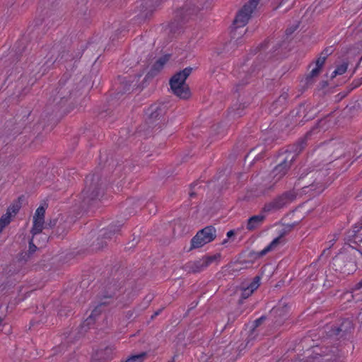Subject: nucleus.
<instances>
[{
    "instance_id": "62",
    "label": "nucleus",
    "mask_w": 362,
    "mask_h": 362,
    "mask_svg": "<svg viewBox=\"0 0 362 362\" xmlns=\"http://www.w3.org/2000/svg\"><path fill=\"white\" fill-rule=\"evenodd\" d=\"M162 309H160L154 313V314L151 316V319H153L156 316L158 315L161 312Z\"/></svg>"
},
{
    "instance_id": "25",
    "label": "nucleus",
    "mask_w": 362,
    "mask_h": 362,
    "mask_svg": "<svg viewBox=\"0 0 362 362\" xmlns=\"http://www.w3.org/2000/svg\"><path fill=\"white\" fill-rule=\"evenodd\" d=\"M249 102H243L234 104L229 108L228 116L233 119L239 118L243 116L244 110L249 105Z\"/></svg>"
},
{
    "instance_id": "42",
    "label": "nucleus",
    "mask_w": 362,
    "mask_h": 362,
    "mask_svg": "<svg viewBox=\"0 0 362 362\" xmlns=\"http://www.w3.org/2000/svg\"><path fill=\"white\" fill-rule=\"evenodd\" d=\"M132 168L131 163L129 162H126V163L122 166L121 165H119L116 167L115 171L116 172H120V171H124V175H126L127 173L130 171Z\"/></svg>"
},
{
    "instance_id": "10",
    "label": "nucleus",
    "mask_w": 362,
    "mask_h": 362,
    "mask_svg": "<svg viewBox=\"0 0 362 362\" xmlns=\"http://www.w3.org/2000/svg\"><path fill=\"white\" fill-rule=\"evenodd\" d=\"M216 238V230L213 226H208L199 230L191 240L189 251L200 248L212 242Z\"/></svg>"
},
{
    "instance_id": "56",
    "label": "nucleus",
    "mask_w": 362,
    "mask_h": 362,
    "mask_svg": "<svg viewBox=\"0 0 362 362\" xmlns=\"http://www.w3.org/2000/svg\"><path fill=\"white\" fill-rule=\"evenodd\" d=\"M333 0H320L319 5L322 7H327Z\"/></svg>"
},
{
    "instance_id": "28",
    "label": "nucleus",
    "mask_w": 362,
    "mask_h": 362,
    "mask_svg": "<svg viewBox=\"0 0 362 362\" xmlns=\"http://www.w3.org/2000/svg\"><path fill=\"white\" fill-rule=\"evenodd\" d=\"M344 8L349 13H356L362 8V0H345Z\"/></svg>"
},
{
    "instance_id": "63",
    "label": "nucleus",
    "mask_w": 362,
    "mask_h": 362,
    "mask_svg": "<svg viewBox=\"0 0 362 362\" xmlns=\"http://www.w3.org/2000/svg\"><path fill=\"white\" fill-rule=\"evenodd\" d=\"M357 288H360L362 287V279L356 285Z\"/></svg>"
},
{
    "instance_id": "58",
    "label": "nucleus",
    "mask_w": 362,
    "mask_h": 362,
    "mask_svg": "<svg viewBox=\"0 0 362 362\" xmlns=\"http://www.w3.org/2000/svg\"><path fill=\"white\" fill-rule=\"evenodd\" d=\"M328 86V83L327 81H322L320 83H319V90H321V89H324L327 86Z\"/></svg>"
},
{
    "instance_id": "47",
    "label": "nucleus",
    "mask_w": 362,
    "mask_h": 362,
    "mask_svg": "<svg viewBox=\"0 0 362 362\" xmlns=\"http://www.w3.org/2000/svg\"><path fill=\"white\" fill-rule=\"evenodd\" d=\"M38 235H36L35 238H33V235L32 236V238L29 240V249L28 252L29 254L33 255L36 250H37V246L33 243V241L35 239L37 238Z\"/></svg>"
},
{
    "instance_id": "19",
    "label": "nucleus",
    "mask_w": 362,
    "mask_h": 362,
    "mask_svg": "<svg viewBox=\"0 0 362 362\" xmlns=\"http://www.w3.org/2000/svg\"><path fill=\"white\" fill-rule=\"evenodd\" d=\"M170 58V54H165L164 56L160 57L156 62L153 64L149 71L146 74L145 76V80L152 79L156 76H157L160 71L163 69L164 65L169 61Z\"/></svg>"
},
{
    "instance_id": "53",
    "label": "nucleus",
    "mask_w": 362,
    "mask_h": 362,
    "mask_svg": "<svg viewBox=\"0 0 362 362\" xmlns=\"http://www.w3.org/2000/svg\"><path fill=\"white\" fill-rule=\"evenodd\" d=\"M268 43H269V42H265L264 43L261 44L259 47L256 48V49H258L260 51V53L257 57L258 58H260L261 59H264V57L262 56L263 53L262 52V51L264 50L267 47Z\"/></svg>"
},
{
    "instance_id": "57",
    "label": "nucleus",
    "mask_w": 362,
    "mask_h": 362,
    "mask_svg": "<svg viewBox=\"0 0 362 362\" xmlns=\"http://www.w3.org/2000/svg\"><path fill=\"white\" fill-rule=\"evenodd\" d=\"M361 84H362V77L356 81H353L351 85L353 86L352 88H356L358 87Z\"/></svg>"
},
{
    "instance_id": "4",
    "label": "nucleus",
    "mask_w": 362,
    "mask_h": 362,
    "mask_svg": "<svg viewBox=\"0 0 362 362\" xmlns=\"http://www.w3.org/2000/svg\"><path fill=\"white\" fill-rule=\"evenodd\" d=\"M74 71H67L59 80L58 86L53 91L49 100L56 105L65 104L72 95L76 94L77 87H76V78H72L71 73Z\"/></svg>"
},
{
    "instance_id": "35",
    "label": "nucleus",
    "mask_w": 362,
    "mask_h": 362,
    "mask_svg": "<svg viewBox=\"0 0 362 362\" xmlns=\"http://www.w3.org/2000/svg\"><path fill=\"white\" fill-rule=\"evenodd\" d=\"M283 237H280V234L279 236L276 238H274L269 245H267L264 250H263V254H267V252H270L273 249H274L279 243L280 240Z\"/></svg>"
},
{
    "instance_id": "54",
    "label": "nucleus",
    "mask_w": 362,
    "mask_h": 362,
    "mask_svg": "<svg viewBox=\"0 0 362 362\" xmlns=\"http://www.w3.org/2000/svg\"><path fill=\"white\" fill-rule=\"evenodd\" d=\"M30 254L28 252H23L19 255V259L27 261L30 257Z\"/></svg>"
},
{
    "instance_id": "20",
    "label": "nucleus",
    "mask_w": 362,
    "mask_h": 362,
    "mask_svg": "<svg viewBox=\"0 0 362 362\" xmlns=\"http://www.w3.org/2000/svg\"><path fill=\"white\" fill-rule=\"evenodd\" d=\"M56 228L52 230L49 238L53 236L57 237L59 239H63L70 228L69 222L62 215H59V219Z\"/></svg>"
},
{
    "instance_id": "46",
    "label": "nucleus",
    "mask_w": 362,
    "mask_h": 362,
    "mask_svg": "<svg viewBox=\"0 0 362 362\" xmlns=\"http://www.w3.org/2000/svg\"><path fill=\"white\" fill-rule=\"evenodd\" d=\"M112 115H113V110L110 108L103 110L99 112V117L101 119H105L107 117H110Z\"/></svg>"
},
{
    "instance_id": "49",
    "label": "nucleus",
    "mask_w": 362,
    "mask_h": 362,
    "mask_svg": "<svg viewBox=\"0 0 362 362\" xmlns=\"http://www.w3.org/2000/svg\"><path fill=\"white\" fill-rule=\"evenodd\" d=\"M299 23L300 22L298 21L296 24L288 27L286 31H285V34L287 36H289L291 35L292 33H293L296 30L297 28L299 27Z\"/></svg>"
},
{
    "instance_id": "7",
    "label": "nucleus",
    "mask_w": 362,
    "mask_h": 362,
    "mask_svg": "<svg viewBox=\"0 0 362 362\" xmlns=\"http://www.w3.org/2000/svg\"><path fill=\"white\" fill-rule=\"evenodd\" d=\"M259 2V0H250L239 10L233 20L234 30L232 32L233 38H235L236 40H239L238 35L241 34V32H238V29L243 28L247 23Z\"/></svg>"
},
{
    "instance_id": "11",
    "label": "nucleus",
    "mask_w": 362,
    "mask_h": 362,
    "mask_svg": "<svg viewBox=\"0 0 362 362\" xmlns=\"http://www.w3.org/2000/svg\"><path fill=\"white\" fill-rule=\"evenodd\" d=\"M122 224L111 225L107 228L100 230L96 239L90 245L93 250L98 251L102 250L107 245V240L112 238V235L119 231Z\"/></svg>"
},
{
    "instance_id": "18",
    "label": "nucleus",
    "mask_w": 362,
    "mask_h": 362,
    "mask_svg": "<svg viewBox=\"0 0 362 362\" xmlns=\"http://www.w3.org/2000/svg\"><path fill=\"white\" fill-rule=\"evenodd\" d=\"M288 98V89L283 90L281 94L275 100L270 106V112L274 115H279L286 107Z\"/></svg>"
},
{
    "instance_id": "34",
    "label": "nucleus",
    "mask_w": 362,
    "mask_h": 362,
    "mask_svg": "<svg viewBox=\"0 0 362 362\" xmlns=\"http://www.w3.org/2000/svg\"><path fill=\"white\" fill-rule=\"evenodd\" d=\"M361 108V103L358 101H354L350 103L349 105L346 106L344 110V112L346 114H352L355 111H358Z\"/></svg>"
},
{
    "instance_id": "59",
    "label": "nucleus",
    "mask_w": 362,
    "mask_h": 362,
    "mask_svg": "<svg viewBox=\"0 0 362 362\" xmlns=\"http://www.w3.org/2000/svg\"><path fill=\"white\" fill-rule=\"evenodd\" d=\"M235 230H229V231L227 233V237H228V238H231V237L234 236V235H235Z\"/></svg>"
},
{
    "instance_id": "21",
    "label": "nucleus",
    "mask_w": 362,
    "mask_h": 362,
    "mask_svg": "<svg viewBox=\"0 0 362 362\" xmlns=\"http://www.w3.org/2000/svg\"><path fill=\"white\" fill-rule=\"evenodd\" d=\"M154 2H156V1L146 0L141 3L139 6V12L135 16V17L137 18L138 20L141 21L146 20L149 18L155 10L153 6Z\"/></svg>"
},
{
    "instance_id": "1",
    "label": "nucleus",
    "mask_w": 362,
    "mask_h": 362,
    "mask_svg": "<svg viewBox=\"0 0 362 362\" xmlns=\"http://www.w3.org/2000/svg\"><path fill=\"white\" fill-rule=\"evenodd\" d=\"M103 49L104 44L100 39L88 42L85 49L83 45L75 49L67 48L61 43H55L44 57V62L37 63L38 65L42 64L41 69H43V71L40 76L44 75L55 62L64 65L67 71H75L80 65L83 53L86 59L89 61L93 60L95 63Z\"/></svg>"
},
{
    "instance_id": "13",
    "label": "nucleus",
    "mask_w": 362,
    "mask_h": 362,
    "mask_svg": "<svg viewBox=\"0 0 362 362\" xmlns=\"http://www.w3.org/2000/svg\"><path fill=\"white\" fill-rule=\"evenodd\" d=\"M220 254H216L211 256H204L199 260L187 262L182 267V269L189 274L199 273L202 272L214 261L220 258Z\"/></svg>"
},
{
    "instance_id": "12",
    "label": "nucleus",
    "mask_w": 362,
    "mask_h": 362,
    "mask_svg": "<svg viewBox=\"0 0 362 362\" xmlns=\"http://www.w3.org/2000/svg\"><path fill=\"white\" fill-rule=\"evenodd\" d=\"M362 259V252L361 250L356 249L354 247H349V249H346L344 252H340L333 259V264L338 267L341 265L351 263H356Z\"/></svg>"
},
{
    "instance_id": "30",
    "label": "nucleus",
    "mask_w": 362,
    "mask_h": 362,
    "mask_svg": "<svg viewBox=\"0 0 362 362\" xmlns=\"http://www.w3.org/2000/svg\"><path fill=\"white\" fill-rule=\"evenodd\" d=\"M333 51L334 49L332 46L325 48L315 61L316 66L322 67L327 57L332 54Z\"/></svg>"
},
{
    "instance_id": "8",
    "label": "nucleus",
    "mask_w": 362,
    "mask_h": 362,
    "mask_svg": "<svg viewBox=\"0 0 362 362\" xmlns=\"http://www.w3.org/2000/svg\"><path fill=\"white\" fill-rule=\"evenodd\" d=\"M195 6L192 1L187 5H184L181 8L178 9L175 12L174 20L169 24L168 29L169 33L176 35L180 34L183 28V25L195 14L190 13L191 7L190 6Z\"/></svg>"
},
{
    "instance_id": "32",
    "label": "nucleus",
    "mask_w": 362,
    "mask_h": 362,
    "mask_svg": "<svg viewBox=\"0 0 362 362\" xmlns=\"http://www.w3.org/2000/svg\"><path fill=\"white\" fill-rule=\"evenodd\" d=\"M24 200V196L22 195L18 198V200L13 203L11 206L7 209L6 212L10 213L11 215L13 214L15 216L21 208L22 204L21 202Z\"/></svg>"
},
{
    "instance_id": "43",
    "label": "nucleus",
    "mask_w": 362,
    "mask_h": 362,
    "mask_svg": "<svg viewBox=\"0 0 362 362\" xmlns=\"http://www.w3.org/2000/svg\"><path fill=\"white\" fill-rule=\"evenodd\" d=\"M348 64L347 63H342L340 65L337 66V67L335 69V74H339L341 75L344 74L347 70Z\"/></svg>"
},
{
    "instance_id": "55",
    "label": "nucleus",
    "mask_w": 362,
    "mask_h": 362,
    "mask_svg": "<svg viewBox=\"0 0 362 362\" xmlns=\"http://www.w3.org/2000/svg\"><path fill=\"white\" fill-rule=\"evenodd\" d=\"M27 82V78L25 76H21L16 82L18 86L22 88L23 85Z\"/></svg>"
},
{
    "instance_id": "9",
    "label": "nucleus",
    "mask_w": 362,
    "mask_h": 362,
    "mask_svg": "<svg viewBox=\"0 0 362 362\" xmlns=\"http://www.w3.org/2000/svg\"><path fill=\"white\" fill-rule=\"evenodd\" d=\"M297 197L295 189L286 191L275 197L272 201L264 204L262 211L264 212L276 211L292 203Z\"/></svg>"
},
{
    "instance_id": "14",
    "label": "nucleus",
    "mask_w": 362,
    "mask_h": 362,
    "mask_svg": "<svg viewBox=\"0 0 362 362\" xmlns=\"http://www.w3.org/2000/svg\"><path fill=\"white\" fill-rule=\"evenodd\" d=\"M289 169L290 168L288 166H286L284 164L279 163L274 168L269 174V182L268 183L264 184L263 187L269 190L272 189L274 185L287 174Z\"/></svg>"
},
{
    "instance_id": "23",
    "label": "nucleus",
    "mask_w": 362,
    "mask_h": 362,
    "mask_svg": "<svg viewBox=\"0 0 362 362\" xmlns=\"http://www.w3.org/2000/svg\"><path fill=\"white\" fill-rule=\"evenodd\" d=\"M260 276H256L252 281L247 286L241 288V298L239 303L242 304L243 300L250 296L259 286Z\"/></svg>"
},
{
    "instance_id": "44",
    "label": "nucleus",
    "mask_w": 362,
    "mask_h": 362,
    "mask_svg": "<svg viewBox=\"0 0 362 362\" xmlns=\"http://www.w3.org/2000/svg\"><path fill=\"white\" fill-rule=\"evenodd\" d=\"M262 252H263V250L260 252L250 251L248 253L247 257H248V258H250L251 259H257L260 258L266 255V254H263Z\"/></svg>"
},
{
    "instance_id": "16",
    "label": "nucleus",
    "mask_w": 362,
    "mask_h": 362,
    "mask_svg": "<svg viewBox=\"0 0 362 362\" xmlns=\"http://www.w3.org/2000/svg\"><path fill=\"white\" fill-rule=\"evenodd\" d=\"M29 45V37L23 35L13 45L11 52H10L11 57H14L13 61L18 62L24 53L28 51Z\"/></svg>"
},
{
    "instance_id": "15",
    "label": "nucleus",
    "mask_w": 362,
    "mask_h": 362,
    "mask_svg": "<svg viewBox=\"0 0 362 362\" xmlns=\"http://www.w3.org/2000/svg\"><path fill=\"white\" fill-rule=\"evenodd\" d=\"M45 207L40 206L35 211L33 216V226L30 230L33 238L36 235H42V231L45 225Z\"/></svg>"
},
{
    "instance_id": "48",
    "label": "nucleus",
    "mask_w": 362,
    "mask_h": 362,
    "mask_svg": "<svg viewBox=\"0 0 362 362\" xmlns=\"http://www.w3.org/2000/svg\"><path fill=\"white\" fill-rule=\"evenodd\" d=\"M309 182H305L303 180V178H300L298 180V181L295 184V187H301L302 189H304L305 187H308L309 186H314V183L315 182H312L311 184H309V185H307V184H308Z\"/></svg>"
},
{
    "instance_id": "5",
    "label": "nucleus",
    "mask_w": 362,
    "mask_h": 362,
    "mask_svg": "<svg viewBox=\"0 0 362 362\" xmlns=\"http://www.w3.org/2000/svg\"><path fill=\"white\" fill-rule=\"evenodd\" d=\"M322 122V120H320L315 126L306 133L303 138L299 139L296 144L289 145L286 149L281 151L278 156L279 163L291 168L296 158L305 147L307 139L320 127V124Z\"/></svg>"
},
{
    "instance_id": "40",
    "label": "nucleus",
    "mask_w": 362,
    "mask_h": 362,
    "mask_svg": "<svg viewBox=\"0 0 362 362\" xmlns=\"http://www.w3.org/2000/svg\"><path fill=\"white\" fill-rule=\"evenodd\" d=\"M293 0H281L279 7L283 8L284 11L290 9L293 6Z\"/></svg>"
},
{
    "instance_id": "61",
    "label": "nucleus",
    "mask_w": 362,
    "mask_h": 362,
    "mask_svg": "<svg viewBox=\"0 0 362 362\" xmlns=\"http://www.w3.org/2000/svg\"><path fill=\"white\" fill-rule=\"evenodd\" d=\"M282 45L281 42H278L275 46H274V52L276 51L279 48H280Z\"/></svg>"
},
{
    "instance_id": "41",
    "label": "nucleus",
    "mask_w": 362,
    "mask_h": 362,
    "mask_svg": "<svg viewBox=\"0 0 362 362\" xmlns=\"http://www.w3.org/2000/svg\"><path fill=\"white\" fill-rule=\"evenodd\" d=\"M139 315V311L137 309L134 308L127 312L125 317L129 320H134Z\"/></svg>"
},
{
    "instance_id": "45",
    "label": "nucleus",
    "mask_w": 362,
    "mask_h": 362,
    "mask_svg": "<svg viewBox=\"0 0 362 362\" xmlns=\"http://www.w3.org/2000/svg\"><path fill=\"white\" fill-rule=\"evenodd\" d=\"M71 315V310L69 309V308H66V307H64L62 308H61L59 312H58V315L60 317H69Z\"/></svg>"
},
{
    "instance_id": "64",
    "label": "nucleus",
    "mask_w": 362,
    "mask_h": 362,
    "mask_svg": "<svg viewBox=\"0 0 362 362\" xmlns=\"http://www.w3.org/2000/svg\"><path fill=\"white\" fill-rule=\"evenodd\" d=\"M202 360L203 361L206 362V361H207L208 358L206 357V355H204V354H202Z\"/></svg>"
},
{
    "instance_id": "6",
    "label": "nucleus",
    "mask_w": 362,
    "mask_h": 362,
    "mask_svg": "<svg viewBox=\"0 0 362 362\" xmlns=\"http://www.w3.org/2000/svg\"><path fill=\"white\" fill-rule=\"evenodd\" d=\"M192 67H186L175 73L169 81L173 93L181 99H188L191 96L189 87L186 83V80L192 74Z\"/></svg>"
},
{
    "instance_id": "36",
    "label": "nucleus",
    "mask_w": 362,
    "mask_h": 362,
    "mask_svg": "<svg viewBox=\"0 0 362 362\" xmlns=\"http://www.w3.org/2000/svg\"><path fill=\"white\" fill-rule=\"evenodd\" d=\"M11 221V215L9 212H6L0 218V228L3 230L7 225L10 223Z\"/></svg>"
},
{
    "instance_id": "17",
    "label": "nucleus",
    "mask_w": 362,
    "mask_h": 362,
    "mask_svg": "<svg viewBox=\"0 0 362 362\" xmlns=\"http://www.w3.org/2000/svg\"><path fill=\"white\" fill-rule=\"evenodd\" d=\"M167 111V106L165 104H153L149 107L147 113L148 115L147 122L153 125L159 120Z\"/></svg>"
},
{
    "instance_id": "50",
    "label": "nucleus",
    "mask_w": 362,
    "mask_h": 362,
    "mask_svg": "<svg viewBox=\"0 0 362 362\" xmlns=\"http://www.w3.org/2000/svg\"><path fill=\"white\" fill-rule=\"evenodd\" d=\"M139 241V237H134V238L127 244L125 249L131 250V249L134 248L137 245Z\"/></svg>"
},
{
    "instance_id": "33",
    "label": "nucleus",
    "mask_w": 362,
    "mask_h": 362,
    "mask_svg": "<svg viewBox=\"0 0 362 362\" xmlns=\"http://www.w3.org/2000/svg\"><path fill=\"white\" fill-rule=\"evenodd\" d=\"M322 67L317 66L313 69L306 76H305V84L307 86L311 85L313 82V78L316 77L320 73Z\"/></svg>"
},
{
    "instance_id": "22",
    "label": "nucleus",
    "mask_w": 362,
    "mask_h": 362,
    "mask_svg": "<svg viewBox=\"0 0 362 362\" xmlns=\"http://www.w3.org/2000/svg\"><path fill=\"white\" fill-rule=\"evenodd\" d=\"M113 349L111 346H106L104 349H98L93 355L92 358L95 362H106L112 358Z\"/></svg>"
},
{
    "instance_id": "2",
    "label": "nucleus",
    "mask_w": 362,
    "mask_h": 362,
    "mask_svg": "<svg viewBox=\"0 0 362 362\" xmlns=\"http://www.w3.org/2000/svg\"><path fill=\"white\" fill-rule=\"evenodd\" d=\"M129 274L126 269H117L112 272L104 286L103 298H113L117 291L124 288L126 291L132 288L134 280L129 278Z\"/></svg>"
},
{
    "instance_id": "39",
    "label": "nucleus",
    "mask_w": 362,
    "mask_h": 362,
    "mask_svg": "<svg viewBox=\"0 0 362 362\" xmlns=\"http://www.w3.org/2000/svg\"><path fill=\"white\" fill-rule=\"evenodd\" d=\"M59 219V215L57 218L50 219L49 221L47 223L45 222L43 229L53 228L54 230L56 228V226L59 223H58Z\"/></svg>"
},
{
    "instance_id": "52",
    "label": "nucleus",
    "mask_w": 362,
    "mask_h": 362,
    "mask_svg": "<svg viewBox=\"0 0 362 362\" xmlns=\"http://www.w3.org/2000/svg\"><path fill=\"white\" fill-rule=\"evenodd\" d=\"M266 320L265 316H262L259 318L255 320L253 322L254 327L252 328V331L255 330V329L257 327H259L263 322Z\"/></svg>"
},
{
    "instance_id": "3",
    "label": "nucleus",
    "mask_w": 362,
    "mask_h": 362,
    "mask_svg": "<svg viewBox=\"0 0 362 362\" xmlns=\"http://www.w3.org/2000/svg\"><path fill=\"white\" fill-rule=\"evenodd\" d=\"M105 183L99 173L88 175L82 191V208L88 207L92 201L99 199L104 194Z\"/></svg>"
},
{
    "instance_id": "38",
    "label": "nucleus",
    "mask_w": 362,
    "mask_h": 362,
    "mask_svg": "<svg viewBox=\"0 0 362 362\" xmlns=\"http://www.w3.org/2000/svg\"><path fill=\"white\" fill-rule=\"evenodd\" d=\"M297 223L284 224V228L280 231V237L287 235L296 226Z\"/></svg>"
},
{
    "instance_id": "51",
    "label": "nucleus",
    "mask_w": 362,
    "mask_h": 362,
    "mask_svg": "<svg viewBox=\"0 0 362 362\" xmlns=\"http://www.w3.org/2000/svg\"><path fill=\"white\" fill-rule=\"evenodd\" d=\"M243 149V147L242 146H236L234 149L233 150V153H230L229 155V158L231 159V160H235L236 159L238 155L239 154V153L242 151Z\"/></svg>"
},
{
    "instance_id": "27",
    "label": "nucleus",
    "mask_w": 362,
    "mask_h": 362,
    "mask_svg": "<svg viewBox=\"0 0 362 362\" xmlns=\"http://www.w3.org/2000/svg\"><path fill=\"white\" fill-rule=\"evenodd\" d=\"M265 218V216L262 214H259L256 216H251L247 220V229L248 230H253L257 228Z\"/></svg>"
},
{
    "instance_id": "24",
    "label": "nucleus",
    "mask_w": 362,
    "mask_h": 362,
    "mask_svg": "<svg viewBox=\"0 0 362 362\" xmlns=\"http://www.w3.org/2000/svg\"><path fill=\"white\" fill-rule=\"evenodd\" d=\"M354 328V324L349 319H344L339 326L333 327L332 328V333L334 335H339L341 333L345 334L349 332Z\"/></svg>"
},
{
    "instance_id": "29",
    "label": "nucleus",
    "mask_w": 362,
    "mask_h": 362,
    "mask_svg": "<svg viewBox=\"0 0 362 362\" xmlns=\"http://www.w3.org/2000/svg\"><path fill=\"white\" fill-rule=\"evenodd\" d=\"M100 314V310L98 308H95L91 313V314L87 317L81 324V329L86 331L89 329L90 326L93 325L95 321V317Z\"/></svg>"
},
{
    "instance_id": "60",
    "label": "nucleus",
    "mask_w": 362,
    "mask_h": 362,
    "mask_svg": "<svg viewBox=\"0 0 362 362\" xmlns=\"http://www.w3.org/2000/svg\"><path fill=\"white\" fill-rule=\"evenodd\" d=\"M198 304V302H193L191 304V307L189 308L188 312H189L191 310L194 309Z\"/></svg>"
},
{
    "instance_id": "26",
    "label": "nucleus",
    "mask_w": 362,
    "mask_h": 362,
    "mask_svg": "<svg viewBox=\"0 0 362 362\" xmlns=\"http://www.w3.org/2000/svg\"><path fill=\"white\" fill-rule=\"evenodd\" d=\"M263 152V147L257 146L252 148L250 152L245 156V161L252 165L255 160L260 158V155Z\"/></svg>"
},
{
    "instance_id": "37",
    "label": "nucleus",
    "mask_w": 362,
    "mask_h": 362,
    "mask_svg": "<svg viewBox=\"0 0 362 362\" xmlns=\"http://www.w3.org/2000/svg\"><path fill=\"white\" fill-rule=\"evenodd\" d=\"M122 89L118 91L117 94H124L127 93H130L132 90V84L129 81H124L122 82Z\"/></svg>"
},
{
    "instance_id": "31",
    "label": "nucleus",
    "mask_w": 362,
    "mask_h": 362,
    "mask_svg": "<svg viewBox=\"0 0 362 362\" xmlns=\"http://www.w3.org/2000/svg\"><path fill=\"white\" fill-rule=\"evenodd\" d=\"M306 110L307 108L305 107L304 104H300L298 106L297 112L295 113V116H303V119L300 121V122H305L313 118V115H309L308 112H306Z\"/></svg>"
}]
</instances>
